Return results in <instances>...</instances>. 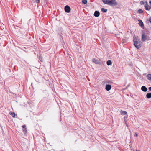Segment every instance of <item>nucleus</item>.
<instances>
[{"mask_svg":"<svg viewBox=\"0 0 151 151\" xmlns=\"http://www.w3.org/2000/svg\"><path fill=\"white\" fill-rule=\"evenodd\" d=\"M103 2L105 4L108 5L109 0H102Z\"/></svg>","mask_w":151,"mask_h":151,"instance_id":"4468645a","label":"nucleus"},{"mask_svg":"<svg viewBox=\"0 0 151 151\" xmlns=\"http://www.w3.org/2000/svg\"><path fill=\"white\" fill-rule=\"evenodd\" d=\"M139 25L140 26H141L142 28H144V25L143 22L141 20H139Z\"/></svg>","mask_w":151,"mask_h":151,"instance_id":"1a4fd4ad","label":"nucleus"},{"mask_svg":"<svg viewBox=\"0 0 151 151\" xmlns=\"http://www.w3.org/2000/svg\"><path fill=\"white\" fill-rule=\"evenodd\" d=\"M100 14V12L99 11H96L94 12V16L96 17H98L99 16Z\"/></svg>","mask_w":151,"mask_h":151,"instance_id":"423d86ee","label":"nucleus"},{"mask_svg":"<svg viewBox=\"0 0 151 151\" xmlns=\"http://www.w3.org/2000/svg\"><path fill=\"white\" fill-rule=\"evenodd\" d=\"M127 117H128V116H124V121H125V124L126 125L127 127H128V128H129V127L128 124L127 123V121H126V119H127Z\"/></svg>","mask_w":151,"mask_h":151,"instance_id":"ddd939ff","label":"nucleus"},{"mask_svg":"<svg viewBox=\"0 0 151 151\" xmlns=\"http://www.w3.org/2000/svg\"><path fill=\"white\" fill-rule=\"evenodd\" d=\"M147 2L145 1H143L140 2V4L141 5H142L145 4V3L147 4Z\"/></svg>","mask_w":151,"mask_h":151,"instance_id":"aec40b11","label":"nucleus"},{"mask_svg":"<svg viewBox=\"0 0 151 151\" xmlns=\"http://www.w3.org/2000/svg\"><path fill=\"white\" fill-rule=\"evenodd\" d=\"M38 58L41 61H43V58L42 56H40V55H38Z\"/></svg>","mask_w":151,"mask_h":151,"instance_id":"dca6fc26","label":"nucleus"},{"mask_svg":"<svg viewBox=\"0 0 151 151\" xmlns=\"http://www.w3.org/2000/svg\"><path fill=\"white\" fill-rule=\"evenodd\" d=\"M151 7L149 6V8H150Z\"/></svg>","mask_w":151,"mask_h":151,"instance_id":"c85d7f7f","label":"nucleus"},{"mask_svg":"<svg viewBox=\"0 0 151 151\" xmlns=\"http://www.w3.org/2000/svg\"><path fill=\"white\" fill-rule=\"evenodd\" d=\"M144 7L145 8V9L146 10H150V9H151V8H149V5L147 4H146L144 6Z\"/></svg>","mask_w":151,"mask_h":151,"instance_id":"f8f14e48","label":"nucleus"},{"mask_svg":"<svg viewBox=\"0 0 151 151\" xmlns=\"http://www.w3.org/2000/svg\"><path fill=\"white\" fill-rule=\"evenodd\" d=\"M147 78L149 80L151 81V74H148L147 75Z\"/></svg>","mask_w":151,"mask_h":151,"instance_id":"a211bd4d","label":"nucleus"},{"mask_svg":"<svg viewBox=\"0 0 151 151\" xmlns=\"http://www.w3.org/2000/svg\"><path fill=\"white\" fill-rule=\"evenodd\" d=\"M148 89L149 91H151V87H149Z\"/></svg>","mask_w":151,"mask_h":151,"instance_id":"bb28decb","label":"nucleus"},{"mask_svg":"<svg viewBox=\"0 0 151 151\" xmlns=\"http://www.w3.org/2000/svg\"><path fill=\"white\" fill-rule=\"evenodd\" d=\"M133 41L135 46L137 49H139L141 47L142 42L138 36L134 37Z\"/></svg>","mask_w":151,"mask_h":151,"instance_id":"f257e3e1","label":"nucleus"},{"mask_svg":"<svg viewBox=\"0 0 151 151\" xmlns=\"http://www.w3.org/2000/svg\"><path fill=\"white\" fill-rule=\"evenodd\" d=\"M111 88V86L110 84H107L106 86L105 89L107 91H109Z\"/></svg>","mask_w":151,"mask_h":151,"instance_id":"20e7f679","label":"nucleus"},{"mask_svg":"<svg viewBox=\"0 0 151 151\" xmlns=\"http://www.w3.org/2000/svg\"><path fill=\"white\" fill-rule=\"evenodd\" d=\"M112 62L111 61V60H108L107 62H106V63H107V64L108 65H111V64H112Z\"/></svg>","mask_w":151,"mask_h":151,"instance_id":"2eb2a0df","label":"nucleus"},{"mask_svg":"<svg viewBox=\"0 0 151 151\" xmlns=\"http://www.w3.org/2000/svg\"><path fill=\"white\" fill-rule=\"evenodd\" d=\"M65 12L68 13H69L70 11V8L68 5L66 6L65 7Z\"/></svg>","mask_w":151,"mask_h":151,"instance_id":"7ed1b4c3","label":"nucleus"},{"mask_svg":"<svg viewBox=\"0 0 151 151\" xmlns=\"http://www.w3.org/2000/svg\"><path fill=\"white\" fill-rule=\"evenodd\" d=\"M143 12V10L141 9H139L138 10V13L140 14L142 13Z\"/></svg>","mask_w":151,"mask_h":151,"instance_id":"412c9836","label":"nucleus"},{"mask_svg":"<svg viewBox=\"0 0 151 151\" xmlns=\"http://www.w3.org/2000/svg\"><path fill=\"white\" fill-rule=\"evenodd\" d=\"M118 4L115 0H109L108 5L112 6L117 5Z\"/></svg>","mask_w":151,"mask_h":151,"instance_id":"f03ea898","label":"nucleus"},{"mask_svg":"<svg viewBox=\"0 0 151 151\" xmlns=\"http://www.w3.org/2000/svg\"><path fill=\"white\" fill-rule=\"evenodd\" d=\"M120 113L122 115L123 114V111L122 110L121 111Z\"/></svg>","mask_w":151,"mask_h":151,"instance_id":"cd10ccee","label":"nucleus"},{"mask_svg":"<svg viewBox=\"0 0 151 151\" xmlns=\"http://www.w3.org/2000/svg\"><path fill=\"white\" fill-rule=\"evenodd\" d=\"M22 127L23 128V132L25 134L27 132V129L26 128V126L25 125H23L22 126Z\"/></svg>","mask_w":151,"mask_h":151,"instance_id":"0eeeda50","label":"nucleus"},{"mask_svg":"<svg viewBox=\"0 0 151 151\" xmlns=\"http://www.w3.org/2000/svg\"><path fill=\"white\" fill-rule=\"evenodd\" d=\"M146 97L147 98L149 99L151 98V93H147L146 94Z\"/></svg>","mask_w":151,"mask_h":151,"instance_id":"6ab92c4d","label":"nucleus"},{"mask_svg":"<svg viewBox=\"0 0 151 151\" xmlns=\"http://www.w3.org/2000/svg\"><path fill=\"white\" fill-rule=\"evenodd\" d=\"M36 2L37 3H39L40 2V0H36Z\"/></svg>","mask_w":151,"mask_h":151,"instance_id":"393cba45","label":"nucleus"},{"mask_svg":"<svg viewBox=\"0 0 151 151\" xmlns=\"http://www.w3.org/2000/svg\"><path fill=\"white\" fill-rule=\"evenodd\" d=\"M141 89L142 91L145 92H146L147 90V88L145 86H142L141 88Z\"/></svg>","mask_w":151,"mask_h":151,"instance_id":"9d476101","label":"nucleus"},{"mask_svg":"<svg viewBox=\"0 0 151 151\" xmlns=\"http://www.w3.org/2000/svg\"><path fill=\"white\" fill-rule=\"evenodd\" d=\"M83 151H86V150H84Z\"/></svg>","mask_w":151,"mask_h":151,"instance_id":"c756f323","label":"nucleus"},{"mask_svg":"<svg viewBox=\"0 0 151 151\" xmlns=\"http://www.w3.org/2000/svg\"><path fill=\"white\" fill-rule=\"evenodd\" d=\"M139 151V150H138V151Z\"/></svg>","mask_w":151,"mask_h":151,"instance_id":"7c9ffc66","label":"nucleus"},{"mask_svg":"<svg viewBox=\"0 0 151 151\" xmlns=\"http://www.w3.org/2000/svg\"><path fill=\"white\" fill-rule=\"evenodd\" d=\"M101 11L104 13L106 12H107V10L106 9H105L104 8H102L101 9Z\"/></svg>","mask_w":151,"mask_h":151,"instance_id":"f3484780","label":"nucleus"},{"mask_svg":"<svg viewBox=\"0 0 151 151\" xmlns=\"http://www.w3.org/2000/svg\"><path fill=\"white\" fill-rule=\"evenodd\" d=\"M92 61L96 64H101V62L99 60H98L96 59L95 58L93 59Z\"/></svg>","mask_w":151,"mask_h":151,"instance_id":"39448f33","label":"nucleus"},{"mask_svg":"<svg viewBox=\"0 0 151 151\" xmlns=\"http://www.w3.org/2000/svg\"><path fill=\"white\" fill-rule=\"evenodd\" d=\"M149 21L151 23V17L149 18Z\"/></svg>","mask_w":151,"mask_h":151,"instance_id":"b1692460","label":"nucleus"},{"mask_svg":"<svg viewBox=\"0 0 151 151\" xmlns=\"http://www.w3.org/2000/svg\"><path fill=\"white\" fill-rule=\"evenodd\" d=\"M127 114V112L126 111H123V115H126Z\"/></svg>","mask_w":151,"mask_h":151,"instance_id":"5701e85b","label":"nucleus"},{"mask_svg":"<svg viewBox=\"0 0 151 151\" xmlns=\"http://www.w3.org/2000/svg\"><path fill=\"white\" fill-rule=\"evenodd\" d=\"M142 41H144L146 40L147 39V37L144 34H143L142 35Z\"/></svg>","mask_w":151,"mask_h":151,"instance_id":"6e6552de","label":"nucleus"},{"mask_svg":"<svg viewBox=\"0 0 151 151\" xmlns=\"http://www.w3.org/2000/svg\"><path fill=\"white\" fill-rule=\"evenodd\" d=\"M135 136L136 137L138 136V134L137 133H135Z\"/></svg>","mask_w":151,"mask_h":151,"instance_id":"a878e982","label":"nucleus"},{"mask_svg":"<svg viewBox=\"0 0 151 151\" xmlns=\"http://www.w3.org/2000/svg\"><path fill=\"white\" fill-rule=\"evenodd\" d=\"M82 2L83 4H86L87 3V0H82Z\"/></svg>","mask_w":151,"mask_h":151,"instance_id":"4be33fe9","label":"nucleus"},{"mask_svg":"<svg viewBox=\"0 0 151 151\" xmlns=\"http://www.w3.org/2000/svg\"><path fill=\"white\" fill-rule=\"evenodd\" d=\"M9 114L13 117L14 118L16 117L15 116H17V114H15V113L14 112H12V111L10 112V113H9Z\"/></svg>","mask_w":151,"mask_h":151,"instance_id":"9b49d317","label":"nucleus"}]
</instances>
